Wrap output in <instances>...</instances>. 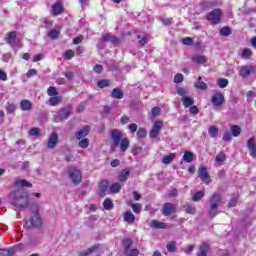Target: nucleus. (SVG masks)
Segmentation results:
<instances>
[{
	"label": "nucleus",
	"instance_id": "obj_45",
	"mask_svg": "<svg viewBox=\"0 0 256 256\" xmlns=\"http://www.w3.org/2000/svg\"><path fill=\"white\" fill-rule=\"evenodd\" d=\"M121 188V183L116 182L112 186H110V191L111 193H119V191H121Z\"/></svg>",
	"mask_w": 256,
	"mask_h": 256
},
{
	"label": "nucleus",
	"instance_id": "obj_1",
	"mask_svg": "<svg viewBox=\"0 0 256 256\" xmlns=\"http://www.w3.org/2000/svg\"><path fill=\"white\" fill-rule=\"evenodd\" d=\"M10 205L14 207L15 211L27 209L29 207V193L23 190H14L8 194Z\"/></svg>",
	"mask_w": 256,
	"mask_h": 256
},
{
	"label": "nucleus",
	"instance_id": "obj_11",
	"mask_svg": "<svg viewBox=\"0 0 256 256\" xmlns=\"http://www.w3.org/2000/svg\"><path fill=\"white\" fill-rule=\"evenodd\" d=\"M173 213H177V208L171 202H167L163 205L162 215L164 217H169V215H173Z\"/></svg>",
	"mask_w": 256,
	"mask_h": 256
},
{
	"label": "nucleus",
	"instance_id": "obj_27",
	"mask_svg": "<svg viewBox=\"0 0 256 256\" xmlns=\"http://www.w3.org/2000/svg\"><path fill=\"white\" fill-rule=\"evenodd\" d=\"M123 96L124 94L119 88H114L111 92V97H113V99H123Z\"/></svg>",
	"mask_w": 256,
	"mask_h": 256
},
{
	"label": "nucleus",
	"instance_id": "obj_28",
	"mask_svg": "<svg viewBox=\"0 0 256 256\" xmlns=\"http://www.w3.org/2000/svg\"><path fill=\"white\" fill-rule=\"evenodd\" d=\"M120 151H122V153H125V151H127L129 149V139L128 138H123L120 143Z\"/></svg>",
	"mask_w": 256,
	"mask_h": 256
},
{
	"label": "nucleus",
	"instance_id": "obj_26",
	"mask_svg": "<svg viewBox=\"0 0 256 256\" xmlns=\"http://www.w3.org/2000/svg\"><path fill=\"white\" fill-rule=\"evenodd\" d=\"M184 107H191L195 104V100H193V98L189 97V96H184L181 99Z\"/></svg>",
	"mask_w": 256,
	"mask_h": 256
},
{
	"label": "nucleus",
	"instance_id": "obj_49",
	"mask_svg": "<svg viewBox=\"0 0 256 256\" xmlns=\"http://www.w3.org/2000/svg\"><path fill=\"white\" fill-rule=\"evenodd\" d=\"M124 255H126V256H138L139 255V250L129 248L128 250H126L124 252Z\"/></svg>",
	"mask_w": 256,
	"mask_h": 256
},
{
	"label": "nucleus",
	"instance_id": "obj_30",
	"mask_svg": "<svg viewBox=\"0 0 256 256\" xmlns=\"http://www.w3.org/2000/svg\"><path fill=\"white\" fill-rule=\"evenodd\" d=\"M124 221H126V223H134L135 222V215L133 214V212H125L124 213Z\"/></svg>",
	"mask_w": 256,
	"mask_h": 256
},
{
	"label": "nucleus",
	"instance_id": "obj_17",
	"mask_svg": "<svg viewBox=\"0 0 256 256\" xmlns=\"http://www.w3.org/2000/svg\"><path fill=\"white\" fill-rule=\"evenodd\" d=\"M191 61H193V63H197L198 65H203L207 63V57L205 55H194L191 57Z\"/></svg>",
	"mask_w": 256,
	"mask_h": 256
},
{
	"label": "nucleus",
	"instance_id": "obj_50",
	"mask_svg": "<svg viewBox=\"0 0 256 256\" xmlns=\"http://www.w3.org/2000/svg\"><path fill=\"white\" fill-rule=\"evenodd\" d=\"M30 211L31 213H33L34 215H39V204L37 203H32L30 205Z\"/></svg>",
	"mask_w": 256,
	"mask_h": 256
},
{
	"label": "nucleus",
	"instance_id": "obj_31",
	"mask_svg": "<svg viewBox=\"0 0 256 256\" xmlns=\"http://www.w3.org/2000/svg\"><path fill=\"white\" fill-rule=\"evenodd\" d=\"M201 76L198 77V81L195 83L196 89H200V91H206L207 89V83L201 81Z\"/></svg>",
	"mask_w": 256,
	"mask_h": 256
},
{
	"label": "nucleus",
	"instance_id": "obj_21",
	"mask_svg": "<svg viewBox=\"0 0 256 256\" xmlns=\"http://www.w3.org/2000/svg\"><path fill=\"white\" fill-rule=\"evenodd\" d=\"M33 104L29 100H22L20 103V109L22 111H31Z\"/></svg>",
	"mask_w": 256,
	"mask_h": 256
},
{
	"label": "nucleus",
	"instance_id": "obj_60",
	"mask_svg": "<svg viewBox=\"0 0 256 256\" xmlns=\"http://www.w3.org/2000/svg\"><path fill=\"white\" fill-rule=\"evenodd\" d=\"M151 113H152V117H157L158 115L161 114V108L154 107L152 108Z\"/></svg>",
	"mask_w": 256,
	"mask_h": 256
},
{
	"label": "nucleus",
	"instance_id": "obj_5",
	"mask_svg": "<svg viewBox=\"0 0 256 256\" xmlns=\"http://www.w3.org/2000/svg\"><path fill=\"white\" fill-rule=\"evenodd\" d=\"M211 103L214 107H223L225 105V95L219 91H215L212 95Z\"/></svg>",
	"mask_w": 256,
	"mask_h": 256
},
{
	"label": "nucleus",
	"instance_id": "obj_25",
	"mask_svg": "<svg viewBox=\"0 0 256 256\" xmlns=\"http://www.w3.org/2000/svg\"><path fill=\"white\" fill-rule=\"evenodd\" d=\"M216 6H217V3H215V2L203 1L200 3V7H201L202 11H207V9H211Z\"/></svg>",
	"mask_w": 256,
	"mask_h": 256
},
{
	"label": "nucleus",
	"instance_id": "obj_43",
	"mask_svg": "<svg viewBox=\"0 0 256 256\" xmlns=\"http://www.w3.org/2000/svg\"><path fill=\"white\" fill-rule=\"evenodd\" d=\"M203 197H205V191H198L193 195L192 201H201Z\"/></svg>",
	"mask_w": 256,
	"mask_h": 256
},
{
	"label": "nucleus",
	"instance_id": "obj_40",
	"mask_svg": "<svg viewBox=\"0 0 256 256\" xmlns=\"http://www.w3.org/2000/svg\"><path fill=\"white\" fill-rule=\"evenodd\" d=\"M231 133L233 137H239V135H241V127L238 125L231 126Z\"/></svg>",
	"mask_w": 256,
	"mask_h": 256
},
{
	"label": "nucleus",
	"instance_id": "obj_34",
	"mask_svg": "<svg viewBox=\"0 0 256 256\" xmlns=\"http://www.w3.org/2000/svg\"><path fill=\"white\" fill-rule=\"evenodd\" d=\"M61 35V31L57 29L50 30L48 32V37L52 40L59 39V36Z\"/></svg>",
	"mask_w": 256,
	"mask_h": 256
},
{
	"label": "nucleus",
	"instance_id": "obj_46",
	"mask_svg": "<svg viewBox=\"0 0 256 256\" xmlns=\"http://www.w3.org/2000/svg\"><path fill=\"white\" fill-rule=\"evenodd\" d=\"M217 85L220 87V89H225V87H227V85H229V80H227L225 78H220L217 81Z\"/></svg>",
	"mask_w": 256,
	"mask_h": 256
},
{
	"label": "nucleus",
	"instance_id": "obj_6",
	"mask_svg": "<svg viewBox=\"0 0 256 256\" xmlns=\"http://www.w3.org/2000/svg\"><path fill=\"white\" fill-rule=\"evenodd\" d=\"M43 225V220L39 214H34L33 217L28 220L25 224L26 229H33V227H41Z\"/></svg>",
	"mask_w": 256,
	"mask_h": 256
},
{
	"label": "nucleus",
	"instance_id": "obj_52",
	"mask_svg": "<svg viewBox=\"0 0 256 256\" xmlns=\"http://www.w3.org/2000/svg\"><path fill=\"white\" fill-rule=\"evenodd\" d=\"M17 109V107L15 106V104L8 102L7 106H6V111L7 113H15V110Z\"/></svg>",
	"mask_w": 256,
	"mask_h": 256
},
{
	"label": "nucleus",
	"instance_id": "obj_22",
	"mask_svg": "<svg viewBox=\"0 0 256 256\" xmlns=\"http://www.w3.org/2000/svg\"><path fill=\"white\" fill-rule=\"evenodd\" d=\"M17 253V248L0 249V256H13Z\"/></svg>",
	"mask_w": 256,
	"mask_h": 256
},
{
	"label": "nucleus",
	"instance_id": "obj_59",
	"mask_svg": "<svg viewBox=\"0 0 256 256\" xmlns=\"http://www.w3.org/2000/svg\"><path fill=\"white\" fill-rule=\"evenodd\" d=\"M132 211L134 213H141V204L140 203L132 204Z\"/></svg>",
	"mask_w": 256,
	"mask_h": 256
},
{
	"label": "nucleus",
	"instance_id": "obj_42",
	"mask_svg": "<svg viewBox=\"0 0 256 256\" xmlns=\"http://www.w3.org/2000/svg\"><path fill=\"white\" fill-rule=\"evenodd\" d=\"M109 85H111V81L107 79L100 80L97 82V87H99V89H105V87H109Z\"/></svg>",
	"mask_w": 256,
	"mask_h": 256
},
{
	"label": "nucleus",
	"instance_id": "obj_56",
	"mask_svg": "<svg viewBox=\"0 0 256 256\" xmlns=\"http://www.w3.org/2000/svg\"><path fill=\"white\" fill-rule=\"evenodd\" d=\"M64 76L66 77V79L71 81L75 78V72L74 71H66V72H64Z\"/></svg>",
	"mask_w": 256,
	"mask_h": 256
},
{
	"label": "nucleus",
	"instance_id": "obj_8",
	"mask_svg": "<svg viewBox=\"0 0 256 256\" xmlns=\"http://www.w3.org/2000/svg\"><path fill=\"white\" fill-rule=\"evenodd\" d=\"M6 42L12 49L19 48V40H17V32H9L6 36Z\"/></svg>",
	"mask_w": 256,
	"mask_h": 256
},
{
	"label": "nucleus",
	"instance_id": "obj_64",
	"mask_svg": "<svg viewBox=\"0 0 256 256\" xmlns=\"http://www.w3.org/2000/svg\"><path fill=\"white\" fill-rule=\"evenodd\" d=\"M251 55H252V53H251L250 49H244L242 52V57L249 58V57H251Z\"/></svg>",
	"mask_w": 256,
	"mask_h": 256
},
{
	"label": "nucleus",
	"instance_id": "obj_10",
	"mask_svg": "<svg viewBox=\"0 0 256 256\" xmlns=\"http://www.w3.org/2000/svg\"><path fill=\"white\" fill-rule=\"evenodd\" d=\"M161 129H163V122L162 121L154 122V125L149 132L150 139H157V137H159V133H161Z\"/></svg>",
	"mask_w": 256,
	"mask_h": 256
},
{
	"label": "nucleus",
	"instance_id": "obj_2",
	"mask_svg": "<svg viewBox=\"0 0 256 256\" xmlns=\"http://www.w3.org/2000/svg\"><path fill=\"white\" fill-rule=\"evenodd\" d=\"M223 201V195L219 192H214L209 200V210H208V217L210 219H213L214 217H217L219 215V206L221 205V202Z\"/></svg>",
	"mask_w": 256,
	"mask_h": 256
},
{
	"label": "nucleus",
	"instance_id": "obj_54",
	"mask_svg": "<svg viewBox=\"0 0 256 256\" xmlns=\"http://www.w3.org/2000/svg\"><path fill=\"white\" fill-rule=\"evenodd\" d=\"M225 159H226L225 153L220 152L219 154H217L215 161H216V163H223V161H225Z\"/></svg>",
	"mask_w": 256,
	"mask_h": 256
},
{
	"label": "nucleus",
	"instance_id": "obj_58",
	"mask_svg": "<svg viewBox=\"0 0 256 256\" xmlns=\"http://www.w3.org/2000/svg\"><path fill=\"white\" fill-rule=\"evenodd\" d=\"M186 213H189L190 215H195L197 213V209L195 208V206H187Z\"/></svg>",
	"mask_w": 256,
	"mask_h": 256
},
{
	"label": "nucleus",
	"instance_id": "obj_44",
	"mask_svg": "<svg viewBox=\"0 0 256 256\" xmlns=\"http://www.w3.org/2000/svg\"><path fill=\"white\" fill-rule=\"evenodd\" d=\"M47 94L49 95V97H57L59 96V92L57 91V88L50 86L47 89Z\"/></svg>",
	"mask_w": 256,
	"mask_h": 256
},
{
	"label": "nucleus",
	"instance_id": "obj_19",
	"mask_svg": "<svg viewBox=\"0 0 256 256\" xmlns=\"http://www.w3.org/2000/svg\"><path fill=\"white\" fill-rule=\"evenodd\" d=\"M151 229H167V224L164 222H159L157 220H152L150 222Z\"/></svg>",
	"mask_w": 256,
	"mask_h": 256
},
{
	"label": "nucleus",
	"instance_id": "obj_48",
	"mask_svg": "<svg viewBox=\"0 0 256 256\" xmlns=\"http://www.w3.org/2000/svg\"><path fill=\"white\" fill-rule=\"evenodd\" d=\"M220 35L222 37H229L231 35V29L229 27H222L220 29Z\"/></svg>",
	"mask_w": 256,
	"mask_h": 256
},
{
	"label": "nucleus",
	"instance_id": "obj_23",
	"mask_svg": "<svg viewBox=\"0 0 256 256\" xmlns=\"http://www.w3.org/2000/svg\"><path fill=\"white\" fill-rule=\"evenodd\" d=\"M52 13L53 15H61L63 13V5L57 2L52 6Z\"/></svg>",
	"mask_w": 256,
	"mask_h": 256
},
{
	"label": "nucleus",
	"instance_id": "obj_15",
	"mask_svg": "<svg viewBox=\"0 0 256 256\" xmlns=\"http://www.w3.org/2000/svg\"><path fill=\"white\" fill-rule=\"evenodd\" d=\"M247 147L250 151V155L253 157V159H256V144H255V138H250L247 141Z\"/></svg>",
	"mask_w": 256,
	"mask_h": 256
},
{
	"label": "nucleus",
	"instance_id": "obj_20",
	"mask_svg": "<svg viewBox=\"0 0 256 256\" xmlns=\"http://www.w3.org/2000/svg\"><path fill=\"white\" fill-rule=\"evenodd\" d=\"M207 253H209V244L204 242L199 247V251L197 252V256H207Z\"/></svg>",
	"mask_w": 256,
	"mask_h": 256
},
{
	"label": "nucleus",
	"instance_id": "obj_38",
	"mask_svg": "<svg viewBox=\"0 0 256 256\" xmlns=\"http://www.w3.org/2000/svg\"><path fill=\"white\" fill-rule=\"evenodd\" d=\"M208 133H209L210 137L215 139V137H217V135H219V129L216 126H210L208 129Z\"/></svg>",
	"mask_w": 256,
	"mask_h": 256
},
{
	"label": "nucleus",
	"instance_id": "obj_18",
	"mask_svg": "<svg viewBox=\"0 0 256 256\" xmlns=\"http://www.w3.org/2000/svg\"><path fill=\"white\" fill-rule=\"evenodd\" d=\"M99 195L101 197H105L106 193H107V190L109 189V182L107 180H103L101 183H100V186H99Z\"/></svg>",
	"mask_w": 256,
	"mask_h": 256
},
{
	"label": "nucleus",
	"instance_id": "obj_36",
	"mask_svg": "<svg viewBox=\"0 0 256 256\" xmlns=\"http://www.w3.org/2000/svg\"><path fill=\"white\" fill-rule=\"evenodd\" d=\"M175 157H176L175 153H171L170 155H166L162 159V163H164V165H169V163H171L172 161L175 160Z\"/></svg>",
	"mask_w": 256,
	"mask_h": 256
},
{
	"label": "nucleus",
	"instance_id": "obj_39",
	"mask_svg": "<svg viewBox=\"0 0 256 256\" xmlns=\"http://www.w3.org/2000/svg\"><path fill=\"white\" fill-rule=\"evenodd\" d=\"M122 245L124 247V253H125L127 250L131 249L133 245V241L130 238H127L123 240Z\"/></svg>",
	"mask_w": 256,
	"mask_h": 256
},
{
	"label": "nucleus",
	"instance_id": "obj_4",
	"mask_svg": "<svg viewBox=\"0 0 256 256\" xmlns=\"http://www.w3.org/2000/svg\"><path fill=\"white\" fill-rule=\"evenodd\" d=\"M68 175H69V178L71 179L72 183H74L75 185H79V183H81V181L83 179L81 176V171H79L75 167L68 168Z\"/></svg>",
	"mask_w": 256,
	"mask_h": 256
},
{
	"label": "nucleus",
	"instance_id": "obj_14",
	"mask_svg": "<svg viewBox=\"0 0 256 256\" xmlns=\"http://www.w3.org/2000/svg\"><path fill=\"white\" fill-rule=\"evenodd\" d=\"M89 131H91V127H83L82 129L75 133L76 139H78V141H81V139H85V137L89 135Z\"/></svg>",
	"mask_w": 256,
	"mask_h": 256
},
{
	"label": "nucleus",
	"instance_id": "obj_24",
	"mask_svg": "<svg viewBox=\"0 0 256 256\" xmlns=\"http://www.w3.org/2000/svg\"><path fill=\"white\" fill-rule=\"evenodd\" d=\"M194 159H195V154H193V152L191 151L184 152L183 161H185V163H191L193 162Z\"/></svg>",
	"mask_w": 256,
	"mask_h": 256
},
{
	"label": "nucleus",
	"instance_id": "obj_62",
	"mask_svg": "<svg viewBox=\"0 0 256 256\" xmlns=\"http://www.w3.org/2000/svg\"><path fill=\"white\" fill-rule=\"evenodd\" d=\"M231 139H232L231 132H225L223 137H222V141H231Z\"/></svg>",
	"mask_w": 256,
	"mask_h": 256
},
{
	"label": "nucleus",
	"instance_id": "obj_35",
	"mask_svg": "<svg viewBox=\"0 0 256 256\" xmlns=\"http://www.w3.org/2000/svg\"><path fill=\"white\" fill-rule=\"evenodd\" d=\"M166 248L169 253H175V251H177V241L168 242Z\"/></svg>",
	"mask_w": 256,
	"mask_h": 256
},
{
	"label": "nucleus",
	"instance_id": "obj_57",
	"mask_svg": "<svg viewBox=\"0 0 256 256\" xmlns=\"http://www.w3.org/2000/svg\"><path fill=\"white\" fill-rule=\"evenodd\" d=\"M183 74H176L174 77V83H176L177 85H179V83H183Z\"/></svg>",
	"mask_w": 256,
	"mask_h": 256
},
{
	"label": "nucleus",
	"instance_id": "obj_37",
	"mask_svg": "<svg viewBox=\"0 0 256 256\" xmlns=\"http://www.w3.org/2000/svg\"><path fill=\"white\" fill-rule=\"evenodd\" d=\"M103 207L104 209H106V211H111V209H113L114 207L113 200H111L110 198L105 199L103 202Z\"/></svg>",
	"mask_w": 256,
	"mask_h": 256
},
{
	"label": "nucleus",
	"instance_id": "obj_32",
	"mask_svg": "<svg viewBox=\"0 0 256 256\" xmlns=\"http://www.w3.org/2000/svg\"><path fill=\"white\" fill-rule=\"evenodd\" d=\"M50 105L52 107H55L57 105H59V103H61V101H63V98L61 96H52L50 99Z\"/></svg>",
	"mask_w": 256,
	"mask_h": 256
},
{
	"label": "nucleus",
	"instance_id": "obj_61",
	"mask_svg": "<svg viewBox=\"0 0 256 256\" xmlns=\"http://www.w3.org/2000/svg\"><path fill=\"white\" fill-rule=\"evenodd\" d=\"M182 43H183V45L191 46V45H193V40L189 37H186V38L182 39Z\"/></svg>",
	"mask_w": 256,
	"mask_h": 256
},
{
	"label": "nucleus",
	"instance_id": "obj_13",
	"mask_svg": "<svg viewBox=\"0 0 256 256\" xmlns=\"http://www.w3.org/2000/svg\"><path fill=\"white\" fill-rule=\"evenodd\" d=\"M111 139L115 145V147L119 146L121 140L123 139V134L118 129H114L111 131Z\"/></svg>",
	"mask_w": 256,
	"mask_h": 256
},
{
	"label": "nucleus",
	"instance_id": "obj_29",
	"mask_svg": "<svg viewBox=\"0 0 256 256\" xmlns=\"http://www.w3.org/2000/svg\"><path fill=\"white\" fill-rule=\"evenodd\" d=\"M97 249H99V247L92 246V247L88 248L87 250L79 252V256H89V255H92V253H95V251H97Z\"/></svg>",
	"mask_w": 256,
	"mask_h": 256
},
{
	"label": "nucleus",
	"instance_id": "obj_3",
	"mask_svg": "<svg viewBox=\"0 0 256 256\" xmlns=\"http://www.w3.org/2000/svg\"><path fill=\"white\" fill-rule=\"evenodd\" d=\"M222 17L223 10L219 8H215L206 14V19L209 21V23H212V25H219V23H221Z\"/></svg>",
	"mask_w": 256,
	"mask_h": 256
},
{
	"label": "nucleus",
	"instance_id": "obj_47",
	"mask_svg": "<svg viewBox=\"0 0 256 256\" xmlns=\"http://www.w3.org/2000/svg\"><path fill=\"white\" fill-rule=\"evenodd\" d=\"M78 147H81V149H87V147H89V139L82 138V140L78 142Z\"/></svg>",
	"mask_w": 256,
	"mask_h": 256
},
{
	"label": "nucleus",
	"instance_id": "obj_12",
	"mask_svg": "<svg viewBox=\"0 0 256 256\" xmlns=\"http://www.w3.org/2000/svg\"><path fill=\"white\" fill-rule=\"evenodd\" d=\"M57 143H59V135L57 132H52L48 138L47 148L55 149V147H57Z\"/></svg>",
	"mask_w": 256,
	"mask_h": 256
},
{
	"label": "nucleus",
	"instance_id": "obj_9",
	"mask_svg": "<svg viewBox=\"0 0 256 256\" xmlns=\"http://www.w3.org/2000/svg\"><path fill=\"white\" fill-rule=\"evenodd\" d=\"M198 177L203 183H205V185H209V183H211V176L205 166L198 168Z\"/></svg>",
	"mask_w": 256,
	"mask_h": 256
},
{
	"label": "nucleus",
	"instance_id": "obj_16",
	"mask_svg": "<svg viewBox=\"0 0 256 256\" xmlns=\"http://www.w3.org/2000/svg\"><path fill=\"white\" fill-rule=\"evenodd\" d=\"M254 71H255V67L253 66H243L240 69V75L245 79L246 77H249V75L254 73Z\"/></svg>",
	"mask_w": 256,
	"mask_h": 256
},
{
	"label": "nucleus",
	"instance_id": "obj_33",
	"mask_svg": "<svg viewBox=\"0 0 256 256\" xmlns=\"http://www.w3.org/2000/svg\"><path fill=\"white\" fill-rule=\"evenodd\" d=\"M129 170L127 169H123L120 173V176H119V181L121 183H125V181H127V179L129 178Z\"/></svg>",
	"mask_w": 256,
	"mask_h": 256
},
{
	"label": "nucleus",
	"instance_id": "obj_7",
	"mask_svg": "<svg viewBox=\"0 0 256 256\" xmlns=\"http://www.w3.org/2000/svg\"><path fill=\"white\" fill-rule=\"evenodd\" d=\"M69 115H71V110L69 108H62L58 112V115L53 116V121L54 123L65 121V119H69Z\"/></svg>",
	"mask_w": 256,
	"mask_h": 256
},
{
	"label": "nucleus",
	"instance_id": "obj_55",
	"mask_svg": "<svg viewBox=\"0 0 256 256\" xmlns=\"http://www.w3.org/2000/svg\"><path fill=\"white\" fill-rule=\"evenodd\" d=\"M73 57H75V52L73 50H68L64 54V59L66 60L73 59Z\"/></svg>",
	"mask_w": 256,
	"mask_h": 256
},
{
	"label": "nucleus",
	"instance_id": "obj_41",
	"mask_svg": "<svg viewBox=\"0 0 256 256\" xmlns=\"http://www.w3.org/2000/svg\"><path fill=\"white\" fill-rule=\"evenodd\" d=\"M17 187H33V184H31L29 181L23 179L16 181Z\"/></svg>",
	"mask_w": 256,
	"mask_h": 256
},
{
	"label": "nucleus",
	"instance_id": "obj_53",
	"mask_svg": "<svg viewBox=\"0 0 256 256\" xmlns=\"http://www.w3.org/2000/svg\"><path fill=\"white\" fill-rule=\"evenodd\" d=\"M137 135L140 139H145V137H147V130H145L144 128H139V130L137 131Z\"/></svg>",
	"mask_w": 256,
	"mask_h": 256
},
{
	"label": "nucleus",
	"instance_id": "obj_51",
	"mask_svg": "<svg viewBox=\"0 0 256 256\" xmlns=\"http://www.w3.org/2000/svg\"><path fill=\"white\" fill-rule=\"evenodd\" d=\"M40 133H41V129H39L37 127H33L29 131V136L30 137H37V135H39Z\"/></svg>",
	"mask_w": 256,
	"mask_h": 256
},
{
	"label": "nucleus",
	"instance_id": "obj_63",
	"mask_svg": "<svg viewBox=\"0 0 256 256\" xmlns=\"http://www.w3.org/2000/svg\"><path fill=\"white\" fill-rule=\"evenodd\" d=\"M7 72L0 70V81H7Z\"/></svg>",
	"mask_w": 256,
	"mask_h": 256
}]
</instances>
